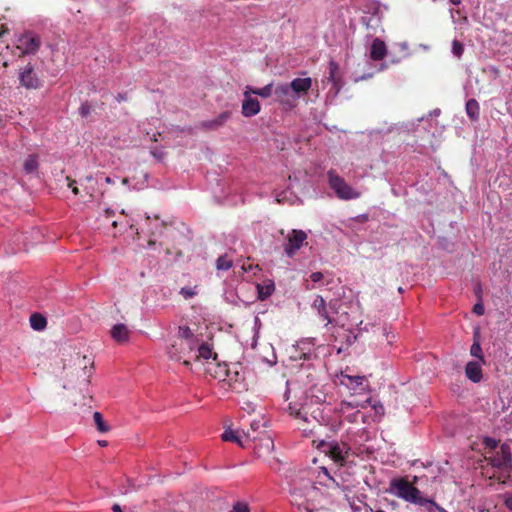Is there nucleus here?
<instances>
[{
    "label": "nucleus",
    "instance_id": "nucleus-51",
    "mask_svg": "<svg viewBox=\"0 0 512 512\" xmlns=\"http://www.w3.org/2000/svg\"><path fill=\"white\" fill-rule=\"evenodd\" d=\"M105 182L107 184H114V180L111 177H109V176L105 178Z\"/></svg>",
    "mask_w": 512,
    "mask_h": 512
},
{
    "label": "nucleus",
    "instance_id": "nucleus-56",
    "mask_svg": "<svg viewBox=\"0 0 512 512\" xmlns=\"http://www.w3.org/2000/svg\"><path fill=\"white\" fill-rule=\"evenodd\" d=\"M313 288H314V286H310L308 283L306 284V289H307V290H311V289H313Z\"/></svg>",
    "mask_w": 512,
    "mask_h": 512
},
{
    "label": "nucleus",
    "instance_id": "nucleus-9",
    "mask_svg": "<svg viewBox=\"0 0 512 512\" xmlns=\"http://www.w3.org/2000/svg\"><path fill=\"white\" fill-rule=\"evenodd\" d=\"M18 79L20 84L27 89H37L41 84L31 63L19 70Z\"/></svg>",
    "mask_w": 512,
    "mask_h": 512
},
{
    "label": "nucleus",
    "instance_id": "nucleus-54",
    "mask_svg": "<svg viewBox=\"0 0 512 512\" xmlns=\"http://www.w3.org/2000/svg\"><path fill=\"white\" fill-rule=\"evenodd\" d=\"M122 183H123L124 185H127V184L129 183V179H128V178H123V179H122Z\"/></svg>",
    "mask_w": 512,
    "mask_h": 512
},
{
    "label": "nucleus",
    "instance_id": "nucleus-53",
    "mask_svg": "<svg viewBox=\"0 0 512 512\" xmlns=\"http://www.w3.org/2000/svg\"><path fill=\"white\" fill-rule=\"evenodd\" d=\"M289 392H290V391H289V389L287 388V389H286V391H285V393H284V398H285L286 400H288V399H289Z\"/></svg>",
    "mask_w": 512,
    "mask_h": 512
},
{
    "label": "nucleus",
    "instance_id": "nucleus-4",
    "mask_svg": "<svg viewBox=\"0 0 512 512\" xmlns=\"http://www.w3.org/2000/svg\"><path fill=\"white\" fill-rule=\"evenodd\" d=\"M317 447L328 455L334 462L341 465L345 463L350 451V447L346 443L335 440H321Z\"/></svg>",
    "mask_w": 512,
    "mask_h": 512
},
{
    "label": "nucleus",
    "instance_id": "nucleus-23",
    "mask_svg": "<svg viewBox=\"0 0 512 512\" xmlns=\"http://www.w3.org/2000/svg\"><path fill=\"white\" fill-rule=\"evenodd\" d=\"M288 411L290 415L294 416L295 418H299L303 420L304 422H310V419L308 418V406H303L301 408H296V406L292 405L291 403L288 406Z\"/></svg>",
    "mask_w": 512,
    "mask_h": 512
},
{
    "label": "nucleus",
    "instance_id": "nucleus-41",
    "mask_svg": "<svg viewBox=\"0 0 512 512\" xmlns=\"http://www.w3.org/2000/svg\"><path fill=\"white\" fill-rule=\"evenodd\" d=\"M484 311H485V308H484V305L482 303H476L473 307V312L478 315V316H481L484 314Z\"/></svg>",
    "mask_w": 512,
    "mask_h": 512
},
{
    "label": "nucleus",
    "instance_id": "nucleus-3",
    "mask_svg": "<svg viewBox=\"0 0 512 512\" xmlns=\"http://www.w3.org/2000/svg\"><path fill=\"white\" fill-rule=\"evenodd\" d=\"M389 492L407 502L420 506H424L425 502H428V498L423 497L420 490L405 478H393L390 481Z\"/></svg>",
    "mask_w": 512,
    "mask_h": 512
},
{
    "label": "nucleus",
    "instance_id": "nucleus-48",
    "mask_svg": "<svg viewBox=\"0 0 512 512\" xmlns=\"http://www.w3.org/2000/svg\"><path fill=\"white\" fill-rule=\"evenodd\" d=\"M246 404H247V407H244L245 410H247L248 412L254 411V406L252 403L247 402Z\"/></svg>",
    "mask_w": 512,
    "mask_h": 512
},
{
    "label": "nucleus",
    "instance_id": "nucleus-55",
    "mask_svg": "<svg viewBox=\"0 0 512 512\" xmlns=\"http://www.w3.org/2000/svg\"><path fill=\"white\" fill-rule=\"evenodd\" d=\"M99 445L101 446H106L107 445V442L106 441H98Z\"/></svg>",
    "mask_w": 512,
    "mask_h": 512
},
{
    "label": "nucleus",
    "instance_id": "nucleus-34",
    "mask_svg": "<svg viewBox=\"0 0 512 512\" xmlns=\"http://www.w3.org/2000/svg\"><path fill=\"white\" fill-rule=\"evenodd\" d=\"M344 377L349 380V383L347 385H352L353 388L361 386L365 380L364 376H359V375H357V376L345 375Z\"/></svg>",
    "mask_w": 512,
    "mask_h": 512
},
{
    "label": "nucleus",
    "instance_id": "nucleus-1",
    "mask_svg": "<svg viewBox=\"0 0 512 512\" xmlns=\"http://www.w3.org/2000/svg\"><path fill=\"white\" fill-rule=\"evenodd\" d=\"M65 378L66 382L63 385L64 389H78L83 395V398L89 397V384L90 378L94 372V362L90 361L87 356H77L74 360L73 366L66 368Z\"/></svg>",
    "mask_w": 512,
    "mask_h": 512
},
{
    "label": "nucleus",
    "instance_id": "nucleus-43",
    "mask_svg": "<svg viewBox=\"0 0 512 512\" xmlns=\"http://www.w3.org/2000/svg\"><path fill=\"white\" fill-rule=\"evenodd\" d=\"M310 279L312 282L317 283L323 279V273L322 272H313L310 275Z\"/></svg>",
    "mask_w": 512,
    "mask_h": 512
},
{
    "label": "nucleus",
    "instance_id": "nucleus-36",
    "mask_svg": "<svg viewBox=\"0 0 512 512\" xmlns=\"http://www.w3.org/2000/svg\"><path fill=\"white\" fill-rule=\"evenodd\" d=\"M463 51H464L463 44L461 42H459L458 40H454L452 42V53L457 58H460L462 56V54H463Z\"/></svg>",
    "mask_w": 512,
    "mask_h": 512
},
{
    "label": "nucleus",
    "instance_id": "nucleus-11",
    "mask_svg": "<svg viewBox=\"0 0 512 512\" xmlns=\"http://www.w3.org/2000/svg\"><path fill=\"white\" fill-rule=\"evenodd\" d=\"M276 100L281 104L294 107L297 99H294V93L289 84L284 83L277 85L274 89Z\"/></svg>",
    "mask_w": 512,
    "mask_h": 512
},
{
    "label": "nucleus",
    "instance_id": "nucleus-21",
    "mask_svg": "<svg viewBox=\"0 0 512 512\" xmlns=\"http://www.w3.org/2000/svg\"><path fill=\"white\" fill-rule=\"evenodd\" d=\"M465 110H466V113H467L468 117L472 121H478L479 120L480 107H479V103L477 102L476 99H474V98L469 99L466 102Z\"/></svg>",
    "mask_w": 512,
    "mask_h": 512
},
{
    "label": "nucleus",
    "instance_id": "nucleus-44",
    "mask_svg": "<svg viewBox=\"0 0 512 512\" xmlns=\"http://www.w3.org/2000/svg\"><path fill=\"white\" fill-rule=\"evenodd\" d=\"M372 407L377 414H384V407L380 402L372 404Z\"/></svg>",
    "mask_w": 512,
    "mask_h": 512
},
{
    "label": "nucleus",
    "instance_id": "nucleus-62",
    "mask_svg": "<svg viewBox=\"0 0 512 512\" xmlns=\"http://www.w3.org/2000/svg\"><path fill=\"white\" fill-rule=\"evenodd\" d=\"M5 31H0V37L2 36V34L4 33Z\"/></svg>",
    "mask_w": 512,
    "mask_h": 512
},
{
    "label": "nucleus",
    "instance_id": "nucleus-60",
    "mask_svg": "<svg viewBox=\"0 0 512 512\" xmlns=\"http://www.w3.org/2000/svg\"><path fill=\"white\" fill-rule=\"evenodd\" d=\"M398 291H399L400 293H402V292H403V288H402V287H399V288H398Z\"/></svg>",
    "mask_w": 512,
    "mask_h": 512
},
{
    "label": "nucleus",
    "instance_id": "nucleus-32",
    "mask_svg": "<svg viewBox=\"0 0 512 512\" xmlns=\"http://www.w3.org/2000/svg\"><path fill=\"white\" fill-rule=\"evenodd\" d=\"M232 267V261L228 259L227 255H222L216 260V268L218 270L227 271Z\"/></svg>",
    "mask_w": 512,
    "mask_h": 512
},
{
    "label": "nucleus",
    "instance_id": "nucleus-25",
    "mask_svg": "<svg viewBox=\"0 0 512 512\" xmlns=\"http://www.w3.org/2000/svg\"><path fill=\"white\" fill-rule=\"evenodd\" d=\"M30 325L34 330L41 331L46 327L47 320L43 315L39 313H33L30 316Z\"/></svg>",
    "mask_w": 512,
    "mask_h": 512
},
{
    "label": "nucleus",
    "instance_id": "nucleus-57",
    "mask_svg": "<svg viewBox=\"0 0 512 512\" xmlns=\"http://www.w3.org/2000/svg\"><path fill=\"white\" fill-rule=\"evenodd\" d=\"M399 59H392V63H399Z\"/></svg>",
    "mask_w": 512,
    "mask_h": 512
},
{
    "label": "nucleus",
    "instance_id": "nucleus-5",
    "mask_svg": "<svg viewBox=\"0 0 512 512\" xmlns=\"http://www.w3.org/2000/svg\"><path fill=\"white\" fill-rule=\"evenodd\" d=\"M330 187L334 190L337 197L343 200L357 199L360 193L355 191L346 181L337 175L333 170L328 172Z\"/></svg>",
    "mask_w": 512,
    "mask_h": 512
},
{
    "label": "nucleus",
    "instance_id": "nucleus-10",
    "mask_svg": "<svg viewBox=\"0 0 512 512\" xmlns=\"http://www.w3.org/2000/svg\"><path fill=\"white\" fill-rule=\"evenodd\" d=\"M19 48L23 50V54L34 55L40 48L41 39L33 32H26L19 38Z\"/></svg>",
    "mask_w": 512,
    "mask_h": 512
},
{
    "label": "nucleus",
    "instance_id": "nucleus-27",
    "mask_svg": "<svg viewBox=\"0 0 512 512\" xmlns=\"http://www.w3.org/2000/svg\"><path fill=\"white\" fill-rule=\"evenodd\" d=\"M214 355V358L217 357V354H214L212 352V348L207 344V343H202L201 345H199L198 347V354L195 355V359H199V358H202V359H205V360H208L210 359L212 356Z\"/></svg>",
    "mask_w": 512,
    "mask_h": 512
},
{
    "label": "nucleus",
    "instance_id": "nucleus-58",
    "mask_svg": "<svg viewBox=\"0 0 512 512\" xmlns=\"http://www.w3.org/2000/svg\"><path fill=\"white\" fill-rule=\"evenodd\" d=\"M417 481H418V477H417V476H415V477L413 478V483H416Z\"/></svg>",
    "mask_w": 512,
    "mask_h": 512
},
{
    "label": "nucleus",
    "instance_id": "nucleus-6",
    "mask_svg": "<svg viewBox=\"0 0 512 512\" xmlns=\"http://www.w3.org/2000/svg\"><path fill=\"white\" fill-rule=\"evenodd\" d=\"M489 463L492 467L501 469L507 474L512 471V451L508 443L500 445V450L495 456L488 458ZM509 477V475H507Z\"/></svg>",
    "mask_w": 512,
    "mask_h": 512
},
{
    "label": "nucleus",
    "instance_id": "nucleus-50",
    "mask_svg": "<svg viewBox=\"0 0 512 512\" xmlns=\"http://www.w3.org/2000/svg\"><path fill=\"white\" fill-rule=\"evenodd\" d=\"M251 428H252L253 430H257V429L259 428V422L253 421V422L251 423Z\"/></svg>",
    "mask_w": 512,
    "mask_h": 512
},
{
    "label": "nucleus",
    "instance_id": "nucleus-52",
    "mask_svg": "<svg viewBox=\"0 0 512 512\" xmlns=\"http://www.w3.org/2000/svg\"><path fill=\"white\" fill-rule=\"evenodd\" d=\"M450 2L455 6H459L461 4V0H450Z\"/></svg>",
    "mask_w": 512,
    "mask_h": 512
},
{
    "label": "nucleus",
    "instance_id": "nucleus-14",
    "mask_svg": "<svg viewBox=\"0 0 512 512\" xmlns=\"http://www.w3.org/2000/svg\"><path fill=\"white\" fill-rule=\"evenodd\" d=\"M250 92L246 89L244 92V100L242 102V114L245 117H252L260 112V103L256 98L250 96Z\"/></svg>",
    "mask_w": 512,
    "mask_h": 512
},
{
    "label": "nucleus",
    "instance_id": "nucleus-35",
    "mask_svg": "<svg viewBox=\"0 0 512 512\" xmlns=\"http://www.w3.org/2000/svg\"><path fill=\"white\" fill-rule=\"evenodd\" d=\"M196 288L197 286L195 287H182L180 289V294L185 298V299H190L192 297H194L196 294H197V291H196Z\"/></svg>",
    "mask_w": 512,
    "mask_h": 512
},
{
    "label": "nucleus",
    "instance_id": "nucleus-29",
    "mask_svg": "<svg viewBox=\"0 0 512 512\" xmlns=\"http://www.w3.org/2000/svg\"><path fill=\"white\" fill-rule=\"evenodd\" d=\"M178 336L181 339L180 341L194 342L196 344V341L194 339V334L188 326H179Z\"/></svg>",
    "mask_w": 512,
    "mask_h": 512
},
{
    "label": "nucleus",
    "instance_id": "nucleus-31",
    "mask_svg": "<svg viewBox=\"0 0 512 512\" xmlns=\"http://www.w3.org/2000/svg\"><path fill=\"white\" fill-rule=\"evenodd\" d=\"M38 168V161L35 155H29L28 158L25 160L23 169L26 173L30 174L37 170Z\"/></svg>",
    "mask_w": 512,
    "mask_h": 512
},
{
    "label": "nucleus",
    "instance_id": "nucleus-15",
    "mask_svg": "<svg viewBox=\"0 0 512 512\" xmlns=\"http://www.w3.org/2000/svg\"><path fill=\"white\" fill-rule=\"evenodd\" d=\"M312 308L317 311L319 317L326 321V325L333 323V318L330 316L328 304L326 303L325 299L317 295L312 303Z\"/></svg>",
    "mask_w": 512,
    "mask_h": 512
},
{
    "label": "nucleus",
    "instance_id": "nucleus-47",
    "mask_svg": "<svg viewBox=\"0 0 512 512\" xmlns=\"http://www.w3.org/2000/svg\"><path fill=\"white\" fill-rule=\"evenodd\" d=\"M117 101L118 102H122V101H125L127 98H126V95L125 94H121L119 93L116 97Z\"/></svg>",
    "mask_w": 512,
    "mask_h": 512
},
{
    "label": "nucleus",
    "instance_id": "nucleus-45",
    "mask_svg": "<svg viewBox=\"0 0 512 512\" xmlns=\"http://www.w3.org/2000/svg\"><path fill=\"white\" fill-rule=\"evenodd\" d=\"M399 47L402 51L406 52L405 56H408V44L407 42H402L399 44Z\"/></svg>",
    "mask_w": 512,
    "mask_h": 512
},
{
    "label": "nucleus",
    "instance_id": "nucleus-22",
    "mask_svg": "<svg viewBox=\"0 0 512 512\" xmlns=\"http://www.w3.org/2000/svg\"><path fill=\"white\" fill-rule=\"evenodd\" d=\"M329 80L332 82L334 88L338 92L341 88L340 78L337 76L339 65L335 61L329 62Z\"/></svg>",
    "mask_w": 512,
    "mask_h": 512
},
{
    "label": "nucleus",
    "instance_id": "nucleus-30",
    "mask_svg": "<svg viewBox=\"0 0 512 512\" xmlns=\"http://www.w3.org/2000/svg\"><path fill=\"white\" fill-rule=\"evenodd\" d=\"M93 419L99 432L106 433L110 430V427L104 422L103 416L100 412H94Z\"/></svg>",
    "mask_w": 512,
    "mask_h": 512
},
{
    "label": "nucleus",
    "instance_id": "nucleus-33",
    "mask_svg": "<svg viewBox=\"0 0 512 512\" xmlns=\"http://www.w3.org/2000/svg\"><path fill=\"white\" fill-rule=\"evenodd\" d=\"M314 354L312 352H303L298 351L297 349L294 350V354L290 356L292 360L298 361V360H310Z\"/></svg>",
    "mask_w": 512,
    "mask_h": 512
},
{
    "label": "nucleus",
    "instance_id": "nucleus-7",
    "mask_svg": "<svg viewBox=\"0 0 512 512\" xmlns=\"http://www.w3.org/2000/svg\"><path fill=\"white\" fill-rule=\"evenodd\" d=\"M196 344L194 342H184L179 341L175 342L168 348V356L171 360L174 361H181L183 360V364L186 367H191V362L189 360H186L185 358L188 357L193 350L195 349Z\"/></svg>",
    "mask_w": 512,
    "mask_h": 512
},
{
    "label": "nucleus",
    "instance_id": "nucleus-61",
    "mask_svg": "<svg viewBox=\"0 0 512 512\" xmlns=\"http://www.w3.org/2000/svg\"><path fill=\"white\" fill-rule=\"evenodd\" d=\"M386 67V65H381L380 70H383Z\"/></svg>",
    "mask_w": 512,
    "mask_h": 512
},
{
    "label": "nucleus",
    "instance_id": "nucleus-13",
    "mask_svg": "<svg viewBox=\"0 0 512 512\" xmlns=\"http://www.w3.org/2000/svg\"><path fill=\"white\" fill-rule=\"evenodd\" d=\"M308 410H310L309 406H308ZM308 418L310 419V422H306V423L307 424H312V427L311 428L304 427L303 431L305 433L308 432L310 434H314L315 433V429L317 427H321L322 425L326 424V418L323 415V412L320 409V407H316L312 411H308Z\"/></svg>",
    "mask_w": 512,
    "mask_h": 512
},
{
    "label": "nucleus",
    "instance_id": "nucleus-24",
    "mask_svg": "<svg viewBox=\"0 0 512 512\" xmlns=\"http://www.w3.org/2000/svg\"><path fill=\"white\" fill-rule=\"evenodd\" d=\"M273 88V84L272 83H269L267 84L266 86L262 87V88H252L250 86H247L246 89L251 93V94H254V95H257V96H260L262 98H268L270 97L272 94H274V90L272 89Z\"/></svg>",
    "mask_w": 512,
    "mask_h": 512
},
{
    "label": "nucleus",
    "instance_id": "nucleus-28",
    "mask_svg": "<svg viewBox=\"0 0 512 512\" xmlns=\"http://www.w3.org/2000/svg\"><path fill=\"white\" fill-rule=\"evenodd\" d=\"M221 438H222L223 441L235 442L239 446L244 447V444H243L240 436L235 431H233L232 429H226L224 431V433L221 435Z\"/></svg>",
    "mask_w": 512,
    "mask_h": 512
},
{
    "label": "nucleus",
    "instance_id": "nucleus-20",
    "mask_svg": "<svg viewBox=\"0 0 512 512\" xmlns=\"http://www.w3.org/2000/svg\"><path fill=\"white\" fill-rule=\"evenodd\" d=\"M470 354L471 356L477 358V361H481L482 363H485L481 343H480V332L478 329H476L473 333V344L470 348Z\"/></svg>",
    "mask_w": 512,
    "mask_h": 512
},
{
    "label": "nucleus",
    "instance_id": "nucleus-40",
    "mask_svg": "<svg viewBox=\"0 0 512 512\" xmlns=\"http://www.w3.org/2000/svg\"><path fill=\"white\" fill-rule=\"evenodd\" d=\"M504 498V505L507 509H509L512 512V495L509 493H505L503 495Z\"/></svg>",
    "mask_w": 512,
    "mask_h": 512
},
{
    "label": "nucleus",
    "instance_id": "nucleus-38",
    "mask_svg": "<svg viewBox=\"0 0 512 512\" xmlns=\"http://www.w3.org/2000/svg\"><path fill=\"white\" fill-rule=\"evenodd\" d=\"M90 113H91V105L87 101L82 103L80 108H79V114L83 118H86V117H88L90 115Z\"/></svg>",
    "mask_w": 512,
    "mask_h": 512
},
{
    "label": "nucleus",
    "instance_id": "nucleus-17",
    "mask_svg": "<svg viewBox=\"0 0 512 512\" xmlns=\"http://www.w3.org/2000/svg\"><path fill=\"white\" fill-rule=\"evenodd\" d=\"M387 55V48L383 40L375 38L370 49V58L374 61L382 60Z\"/></svg>",
    "mask_w": 512,
    "mask_h": 512
},
{
    "label": "nucleus",
    "instance_id": "nucleus-19",
    "mask_svg": "<svg viewBox=\"0 0 512 512\" xmlns=\"http://www.w3.org/2000/svg\"><path fill=\"white\" fill-rule=\"evenodd\" d=\"M231 113L228 111L222 112L215 119L203 121L201 127L208 130H215L222 126L229 118Z\"/></svg>",
    "mask_w": 512,
    "mask_h": 512
},
{
    "label": "nucleus",
    "instance_id": "nucleus-12",
    "mask_svg": "<svg viewBox=\"0 0 512 512\" xmlns=\"http://www.w3.org/2000/svg\"><path fill=\"white\" fill-rule=\"evenodd\" d=\"M293 93L294 99H299L302 95L307 94L312 87V79L306 78H295L289 83Z\"/></svg>",
    "mask_w": 512,
    "mask_h": 512
},
{
    "label": "nucleus",
    "instance_id": "nucleus-8",
    "mask_svg": "<svg viewBox=\"0 0 512 512\" xmlns=\"http://www.w3.org/2000/svg\"><path fill=\"white\" fill-rule=\"evenodd\" d=\"M307 239V234L303 230L293 229L286 237V242L283 244L284 252L292 258L296 252L303 246Z\"/></svg>",
    "mask_w": 512,
    "mask_h": 512
},
{
    "label": "nucleus",
    "instance_id": "nucleus-37",
    "mask_svg": "<svg viewBox=\"0 0 512 512\" xmlns=\"http://www.w3.org/2000/svg\"><path fill=\"white\" fill-rule=\"evenodd\" d=\"M483 445L486 447V448H489L491 450H494L497 448L498 446V441L492 437H489V436H485L483 438Z\"/></svg>",
    "mask_w": 512,
    "mask_h": 512
},
{
    "label": "nucleus",
    "instance_id": "nucleus-26",
    "mask_svg": "<svg viewBox=\"0 0 512 512\" xmlns=\"http://www.w3.org/2000/svg\"><path fill=\"white\" fill-rule=\"evenodd\" d=\"M275 290V286L273 282H270L266 285H257V291H258V299L263 301L266 300L268 297H270Z\"/></svg>",
    "mask_w": 512,
    "mask_h": 512
},
{
    "label": "nucleus",
    "instance_id": "nucleus-39",
    "mask_svg": "<svg viewBox=\"0 0 512 512\" xmlns=\"http://www.w3.org/2000/svg\"><path fill=\"white\" fill-rule=\"evenodd\" d=\"M328 308H329L330 316L332 317V314H336L337 313L338 300H331L328 303Z\"/></svg>",
    "mask_w": 512,
    "mask_h": 512
},
{
    "label": "nucleus",
    "instance_id": "nucleus-59",
    "mask_svg": "<svg viewBox=\"0 0 512 512\" xmlns=\"http://www.w3.org/2000/svg\"><path fill=\"white\" fill-rule=\"evenodd\" d=\"M350 337H351V335L349 334V335H348V342H349V343H352V341H351V338H350Z\"/></svg>",
    "mask_w": 512,
    "mask_h": 512
},
{
    "label": "nucleus",
    "instance_id": "nucleus-2",
    "mask_svg": "<svg viewBox=\"0 0 512 512\" xmlns=\"http://www.w3.org/2000/svg\"><path fill=\"white\" fill-rule=\"evenodd\" d=\"M320 493V490L310 479L301 478L299 482L293 481L292 483L294 501L307 512H328L326 509H317L313 503Z\"/></svg>",
    "mask_w": 512,
    "mask_h": 512
},
{
    "label": "nucleus",
    "instance_id": "nucleus-42",
    "mask_svg": "<svg viewBox=\"0 0 512 512\" xmlns=\"http://www.w3.org/2000/svg\"><path fill=\"white\" fill-rule=\"evenodd\" d=\"M68 181V186L72 189L73 194L78 195L79 189L76 186V181L71 179L70 177L66 178Z\"/></svg>",
    "mask_w": 512,
    "mask_h": 512
},
{
    "label": "nucleus",
    "instance_id": "nucleus-49",
    "mask_svg": "<svg viewBox=\"0 0 512 512\" xmlns=\"http://www.w3.org/2000/svg\"><path fill=\"white\" fill-rule=\"evenodd\" d=\"M370 77H372V74L362 75V76L356 78V81L365 80V79H368Z\"/></svg>",
    "mask_w": 512,
    "mask_h": 512
},
{
    "label": "nucleus",
    "instance_id": "nucleus-16",
    "mask_svg": "<svg viewBox=\"0 0 512 512\" xmlns=\"http://www.w3.org/2000/svg\"><path fill=\"white\" fill-rule=\"evenodd\" d=\"M481 361H469L465 366V376L473 383L481 382L483 378Z\"/></svg>",
    "mask_w": 512,
    "mask_h": 512
},
{
    "label": "nucleus",
    "instance_id": "nucleus-46",
    "mask_svg": "<svg viewBox=\"0 0 512 512\" xmlns=\"http://www.w3.org/2000/svg\"><path fill=\"white\" fill-rule=\"evenodd\" d=\"M112 511H113V512H123V511H122V508H121V506H120L119 504H114V505L112 506Z\"/></svg>",
    "mask_w": 512,
    "mask_h": 512
},
{
    "label": "nucleus",
    "instance_id": "nucleus-18",
    "mask_svg": "<svg viewBox=\"0 0 512 512\" xmlns=\"http://www.w3.org/2000/svg\"><path fill=\"white\" fill-rule=\"evenodd\" d=\"M130 330L123 323L114 325L111 329V337L118 343H125L129 340Z\"/></svg>",
    "mask_w": 512,
    "mask_h": 512
}]
</instances>
